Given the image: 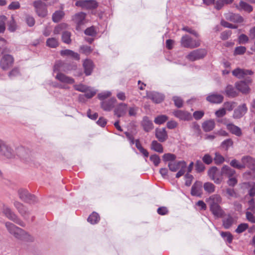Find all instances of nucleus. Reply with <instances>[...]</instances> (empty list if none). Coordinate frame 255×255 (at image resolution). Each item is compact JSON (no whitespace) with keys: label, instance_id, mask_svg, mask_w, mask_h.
I'll use <instances>...</instances> for the list:
<instances>
[{"label":"nucleus","instance_id":"obj_1","mask_svg":"<svg viewBox=\"0 0 255 255\" xmlns=\"http://www.w3.org/2000/svg\"><path fill=\"white\" fill-rule=\"evenodd\" d=\"M0 155L8 159L15 158L16 155L20 158L24 159L28 156V152L22 146L18 147L14 150V146L12 144L5 142Z\"/></svg>","mask_w":255,"mask_h":255},{"label":"nucleus","instance_id":"obj_2","mask_svg":"<svg viewBox=\"0 0 255 255\" xmlns=\"http://www.w3.org/2000/svg\"><path fill=\"white\" fill-rule=\"evenodd\" d=\"M5 227L8 232L15 238L25 242H32L33 238L28 233L10 222H6Z\"/></svg>","mask_w":255,"mask_h":255},{"label":"nucleus","instance_id":"obj_3","mask_svg":"<svg viewBox=\"0 0 255 255\" xmlns=\"http://www.w3.org/2000/svg\"><path fill=\"white\" fill-rule=\"evenodd\" d=\"M168 167L172 172H175L180 169L176 174V177L178 178L185 174L186 171L187 164L184 161L175 160L173 162H169L168 164Z\"/></svg>","mask_w":255,"mask_h":255},{"label":"nucleus","instance_id":"obj_4","mask_svg":"<svg viewBox=\"0 0 255 255\" xmlns=\"http://www.w3.org/2000/svg\"><path fill=\"white\" fill-rule=\"evenodd\" d=\"M180 42L182 47L190 49L198 47L201 44L199 39H193L188 35L183 36Z\"/></svg>","mask_w":255,"mask_h":255},{"label":"nucleus","instance_id":"obj_5","mask_svg":"<svg viewBox=\"0 0 255 255\" xmlns=\"http://www.w3.org/2000/svg\"><path fill=\"white\" fill-rule=\"evenodd\" d=\"M206 54L207 51L205 49L200 48L189 52L186 56V58L190 61H194L204 58Z\"/></svg>","mask_w":255,"mask_h":255},{"label":"nucleus","instance_id":"obj_6","mask_svg":"<svg viewBox=\"0 0 255 255\" xmlns=\"http://www.w3.org/2000/svg\"><path fill=\"white\" fill-rule=\"evenodd\" d=\"M252 80L250 77H248L244 81L236 82V88L243 94H248L250 92V89L249 85L252 83Z\"/></svg>","mask_w":255,"mask_h":255},{"label":"nucleus","instance_id":"obj_7","mask_svg":"<svg viewBox=\"0 0 255 255\" xmlns=\"http://www.w3.org/2000/svg\"><path fill=\"white\" fill-rule=\"evenodd\" d=\"M3 213L8 219L12 221L20 226H25V224L24 222L20 219H19L17 216L8 207L4 206L3 208Z\"/></svg>","mask_w":255,"mask_h":255},{"label":"nucleus","instance_id":"obj_8","mask_svg":"<svg viewBox=\"0 0 255 255\" xmlns=\"http://www.w3.org/2000/svg\"><path fill=\"white\" fill-rule=\"evenodd\" d=\"M33 5L35 11L39 16L44 17L47 14L46 5L41 0H36L33 2Z\"/></svg>","mask_w":255,"mask_h":255},{"label":"nucleus","instance_id":"obj_9","mask_svg":"<svg viewBox=\"0 0 255 255\" xmlns=\"http://www.w3.org/2000/svg\"><path fill=\"white\" fill-rule=\"evenodd\" d=\"M208 174L210 178L217 184H220L222 180V175L216 167H212L208 170Z\"/></svg>","mask_w":255,"mask_h":255},{"label":"nucleus","instance_id":"obj_10","mask_svg":"<svg viewBox=\"0 0 255 255\" xmlns=\"http://www.w3.org/2000/svg\"><path fill=\"white\" fill-rule=\"evenodd\" d=\"M75 5L87 9H95L98 6V2L94 0H78L76 2Z\"/></svg>","mask_w":255,"mask_h":255},{"label":"nucleus","instance_id":"obj_11","mask_svg":"<svg viewBox=\"0 0 255 255\" xmlns=\"http://www.w3.org/2000/svg\"><path fill=\"white\" fill-rule=\"evenodd\" d=\"M18 194L19 198L25 202L32 203L36 201L35 196L29 193L26 189H19Z\"/></svg>","mask_w":255,"mask_h":255},{"label":"nucleus","instance_id":"obj_12","mask_svg":"<svg viewBox=\"0 0 255 255\" xmlns=\"http://www.w3.org/2000/svg\"><path fill=\"white\" fill-rule=\"evenodd\" d=\"M241 161L243 162L244 169L248 167L255 173V159L254 158L249 155L244 156L242 157Z\"/></svg>","mask_w":255,"mask_h":255},{"label":"nucleus","instance_id":"obj_13","mask_svg":"<svg viewBox=\"0 0 255 255\" xmlns=\"http://www.w3.org/2000/svg\"><path fill=\"white\" fill-rule=\"evenodd\" d=\"M13 61L14 59L11 55H4L0 61V67L3 70H7L12 66Z\"/></svg>","mask_w":255,"mask_h":255},{"label":"nucleus","instance_id":"obj_14","mask_svg":"<svg viewBox=\"0 0 255 255\" xmlns=\"http://www.w3.org/2000/svg\"><path fill=\"white\" fill-rule=\"evenodd\" d=\"M252 70L241 68H237L232 71L233 75L239 79L244 78L246 76L253 74Z\"/></svg>","mask_w":255,"mask_h":255},{"label":"nucleus","instance_id":"obj_15","mask_svg":"<svg viewBox=\"0 0 255 255\" xmlns=\"http://www.w3.org/2000/svg\"><path fill=\"white\" fill-rule=\"evenodd\" d=\"M117 103V100L115 98L113 97L108 100L103 101L101 103L102 108L105 111H110L113 108L115 104Z\"/></svg>","mask_w":255,"mask_h":255},{"label":"nucleus","instance_id":"obj_16","mask_svg":"<svg viewBox=\"0 0 255 255\" xmlns=\"http://www.w3.org/2000/svg\"><path fill=\"white\" fill-rule=\"evenodd\" d=\"M206 100L210 103L213 104H220L224 100V97L223 95L214 93L209 94L207 97Z\"/></svg>","mask_w":255,"mask_h":255},{"label":"nucleus","instance_id":"obj_17","mask_svg":"<svg viewBox=\"0 0 255 255\" xmlns=\"http://www.w3.org/2000/svg\"><path fill=\"white\" fill-rule=\"evenodd\" d=\"M86 14L83 12L77 13L73 17V20L77 24L76 29L79 30L81 25L84 23Z\"/></svg>","mask_w":255,"mask_h":255},{"label":"nucleus","instance_id":"obj_18","mask_svg":"<svg viewBox=\"0 0 255 255\" xmlns=\"http://www.w3.org/2000/svg\"><path fill=\"white\" fill-rule=\"evenodd\" d=\"M127 104L123 103L119 104L114 110V114L118 118L123 117L127 113Z\"/></svg>","mask_w":255,"mask_h":255},{"label":"nucleus","instance_id":"obj_19","mask_svg":"<svg viewBox=\"0 0 255 255\" xmlns=\"http://www.w3.org/2000/svg\"><path fill=\"white\" fill-rule=\"evenodd\" d=\"M209 206L211 212L215 217L222 218L223 217L225 212L219 205L213 204Z\"/></svg>","mask_w":255,"mask_h":255},{"label":"nucleus","instance_id":"obj_20","mask_svg":"<svg viewBox=\"0 0 255 255\" xmlns=\"http://www.w3.org/2000/svg\"><path fill=\"white\" fill-rule=\"evenodd\" d=\"M173 115L176 118L183 121H189L192 119L191 114L181 110L175 111L173 112Z\"/></svg>","mask_w":255,"mask_h":255},{"label":"nucleus","instance_id":"obj_21","mask_svg":"<svg viewBox=\"0 0 255 255\" xmlns=\"http://www.w3.org/2000/svg\"><path fill=\"white\" fill-rule=\"evenodd\" d=\"M147 96L153 102L157 104L162 102L164 99L163 94L155 92H149L147 94Z\"/></svg>","mask_w":255,"mask_h":255},{"label":"nucleus","instance_id":"obj_22","mask_svg":"<svg viewBox=\"0 0 255 255\" xmlns=\"http://www.w3.org/2000/svg\"><path fill=\"white\" fill-rule=\"evenodd\" d=\"M14 206L23 218L27 219L28 217L29 212L22 204L19 202L15 201L14 202Z\"/></svg>","mask_w":255,"mask_h":255},{"label":"nucleus","instance_id":"obj_23","mask_svg":"<svg viewBox=\"0 0 255 255\" xmlns=\"http://www.w3.org/2000/svg\"><path fill=\"white\" fill-rule=\"evenodd\" d=\"M202 193V183L196 181L191 188V194L193 196H200Z\"/></svg>","mask_w":255,"mask_h":255},{"label":"nucleus","instance_id":"obj_24","mask_svg":"<svg viewBox=\"0 0 255 255\" xmlns=\"http://www.w3.org/2000/svg\"><path fill=\"white\" fill-rule=\"evenodd\" d=\"M248 109L246 105L244 104L239 106L235 111L233 114L234 119H240L247 112Z\"/></svg>","mask_w":255,"mask_h":255},{"label":"nucleus","instance_id":"obj_25","mask_svg":"<svg viewBox=\"0 0 255 255\" xmlns=\"http://www.w3.org/2000/svg\"><path fill=\"white\" fill-rule=\"evenodd\" d=\"M225 18L227 20L234 22H242L243 21V18L238 14L232 12H228L225 14Z\"/></svg>","mask_w":255,"mask_h":255},{"label":"nucleus","instance_id":"obj_26","mask_svg":"<svg viewBox=\"0 0 255 255\" xmlns=\"http://www.w3.org/2000/svg\"><path fill=\"white\" fill-rule=\"evenodd\" d=\"M55 78L60 82L64 84H72L74 83V80L73 78L61 73H58Z\"/></svg>","mask_w":255,"mask_h":255},{"label":"nucleus","instance_id":"obj_27","mask_svg":"<svg viewBox=\"0 0 255 255\" xmlns=\"http://www.w3.org/2000/svg\"><path fill=\"white\" fill-rule=\"evenodd\" d=\"M221 174L223 176L229 178L236 175V172L230 167L224 165L221 168Z\"/></svg>","mask_w":255,"mask_h":255},{"label":"nucleus","instance_id":"obj_28","mask_svg":"<svg viewBox=\"0 0 255 255\" xmlns=\"http://www.w3.org/2000/svg\"><path fill=\"white\" fill-rule=\"evenodd\" d=\"M155 135L156 138L160 141V142H163L166 140L167 138V135L165 129L163 128H159L156 130Z\"/></svg>","mask_w":255,"mask_h":255},{"label":"nucleus","instance_id":"obj_29","mask_svg":"<svg viewBox=\"0 0 255 255\" xmlns=\"http://www.w3.org/2000/svg\"><path fill=\"white\" fill-rule=\"evenodd\" d=\"M142 126L145 131L148 132L151 130L153 128V124L152 121H150L147 117H144L141 123Z\"/></svg>","mask_w":255,"mask_h":255},{"label":"nucleus","instance_id":"obj_30","mask_svg":"<svg viewBox=\"0 0 255 255\" xmlns=\"http://www.w3.org/2000/svg\"><path fill=\"white\" fill-rule=\"evenodd\" d=\"M83 67L86 75H90L92 73L93 69V62L89 59L85 60L83 62Z\"/></svg>","mask_w":255,"mask_h":255},{"label":"nucleus","instance_id":"obj_31","mask_svg":"<svg viewBox=\"0 0 255 255\" xmlns=\"http://www.w3.org/2000/svg\"><path fill=\"white\" fill-rule=\"evenodd\" d=\"M227 128L232 133L237 136H240L242 135V133L241 128L233 124L227 125Z\"/></svg>","mask_w":255,"mask_h":255},{"label":"nucleus","instance_id":"obj_32","mask_svg":"<svg viewBox=\"0 0 255 255\" xmlns=\"http://www.w3.org/2000/svg\"><path fill=\"white\" fill-rule=\"evenodd\" d=\"M60 54L62 56H66L69 57H71L75 60H79L80 56L77 53L71 50L66 49L61 50Z\"/></svg>","mask_w":255,"mask_h":255},{"label":"nucleus","instance_id":"obj_33","mask_svg":"<svg viewBox=\"0 0 255 255\" xmlns=\"http://www.w3.org/2000/svg\"><path fill=\"white\" fill-rule=\"evenodd\" d=\"M208 201L209 202V206L213 204L219 205L222 202V198L218 194H214L209 198Z\"/></svg>","mask_w":255,"mask_h":255},{"label":"nucleus","instance_id":"obj_34","mask_svg":"<svg viewBox=\"0 0 255 255\" xmlns=\"http://www.w3.org/2000/svg\"><path fill=\"white\" fill-rule=\"evenodd\" d=\"M215 123L214 120H210L205 122L202 125V128L204 131H210L215 128Z\"/></svg>","mask_w":255,"mask_h":255},{"label":"nucleus","instance_id":"obj_35","mask_svg":"<svg viewBox=\"0 0 255 255\" xmlns=\"http://www.w3.org/2000/svg\"><path fill=\"white\" fill-rule=\"evenodd\" d=\"M235 220L233 217L228 215V217L223 220V226L226 229H229L234 224Z\"/></svg>","mask_w":255,"mask_h":255},{"label":"nucleus","instance_id":"obj_36","mask_svg":"<svg viewBox=\"0 0 255 255\" xmlns=\"http://www.w3.org/2000/svg\"><path fill=\"white\" fill-rule=\"evenodd\" d=\"M226 95L229 97L234 98L237 96L238 93L232 85H228L225 90Z\"/></svg>","mask_w":255,"mask_h":255},{"label":"nucleus","instance_id":"obj_37","mask_svg":"<svg viewBox=\"0 0 255 255\" xmlns=\"http://www.w3.org/2000/svg\"><path fill=\"white\" fill-rule=\"evenodd\" d=\"M151 148L159 153H162L163 149L162 145L156 140H153L151 145Z\"/></svg>","mask_w":255,"mask_h":255},{"label":"nucleus","instance_id":"obj_38","mask_svg":"<svg viewBox=\"0 0 255 255\" xmlns=\"http://www.w3.org/2000/svg\"><path fill=\"white\" fill-rule=\"evenodd\" d=\"M87 220L91 224H95L100 220V216L98 213L93 212L89 216Z\"/></svg>","mask_w":255,"mask_h":255},{"label":"nucleus","instance_id":"obj_39","mask_svg":"<svg viewBox=\"0 0 255 255\" xmlns=\"http://www.w3.org/2000/svg\"><path fill=\"white\" fill-rule=\"evenodd\" d=\"M204 189L208 193H213L215 190V186L211 182H206L203 185Z\"/></svg>","mask_w":255,"mask_h":255},{"label":"nucleus","instance_id":"obj_40","mask_svg":"<svg viewBox=\"0 0 255 255\" xmlns=\"http://www.w3.org/2000/svg\"><path fill=\"white\" fill-rule=\"evenodd\" d=\"M64 13L62 10H58L55 11L52 15L53 21L55 22L59 21L64 16Z\"/></svg>","mask_w":255,"mask_h":255},{"label":"nucleus","instance_id":"obj_41","mask_svg":"<svg viewBox=\"0 0 255 255\" xmlns=\"http://www.w3.org/2000/svg\"><path fill=\"white\" fill-rule=\"evenodd\" d=\"M46 45L50 48H56L58 45V40L55 38H49L46 40Z\"/></svg>","mask_w":255,"mask_h":255},{"label":"nucleus","instance_id":"obj_42","mask_svg":"<svg viewBox=\"0 0 255 255\" xmlns=\"http://www.w3.org/2000/svg\"><path fill=\"white\" fill-rule=\"evenodd\" d=\"M230 165L233 168H236L237 169H244V166L243 165V162H240L239 160L234 159L231 161L230 163Z\"/></svg>","mask_w":255,"mask_h":255},{"label":"nucleus","instance_id":"obj_43","mask_svg":"<svg viewBox=\"0 0 255 255\" xmlns=\"http://www.w3.org/2000/svg\"><path fill=\"white\" fill-rule=\"evenodd\" d=\"M220 234L221 237L228 243H231L232 242L233 237L230 232H222Z\"/></svg>","mask_w":255,"mask_h":255},{"label":"nucleus","instance_id":"obj_44","mask_svg":"<svg viewBox=\"0 0 255 255\" xmlns=\"http://www.w3.org/2000/svg\"><path fill=\"white\" fill-rule=\"evenodd\" d=\"M163 160L164 162H173L176 158V156L172 153H165L162 156Z\"/></svg>","mask_w":255,"mask_h":255},{"label":"nucleus","instance_id":"obj_45","mask_svg":"<svg viewBox=\"0 0 255 255\" xmlns=\"http://www.w3.org/2000/svg\"><path fill=\"white\" fill-rule=\"evenodd\" d=\"M62 41L66 44H70L71 42V33L69 31H64L62 35Z\"/></svg>","mask_w":255,"mask_h":255},{"label":"nucleus","instance_id":"obj_46","mask_svg":"<svg viewBox=\"0 0 255 255\" xmlns=\"http://www.w3.org/2000/svg\"><path fill=\"white\" fill-rule=\"evenodd\" d=\"M168 120V117L165 115H160L154 119V123L157 125H161L164 123Z\"/></svg>","mask_w":255,"mask_h":255},{"label":"nucleus","instance_id":"obj_47","mask_svg":"<svg viewBox=\"0 0 255 255\" xmlns=\"http://www.w3.org/2000/svg\"><path fill=\"white\" fill-rule=\"evenodd\" d=\"M239 6L242 9L249 12L253 10V7L244 1H241L239 3Z\"/></svg>","mask_w":255,"mask_h":255},{"label":"nucleus","instance_id":"obj_48","mask_svg":"<svg viewBox=\"0 0 255 255\" xmlns=\"http://www.w3.org/2000/svg\"><path fill=\"white\" fill-rule=\"evenodd\" d=\"M97 91L91 87H89L87 89V91L85 92L84 96L88 99H90L94 97Z\"/></svg>","mask_w":255,"mask_h":255},{"label":"nucleus","instance_id":"obj_49","mask_svg":"<svg viewBox=\"0 0 255 255\" xmlns=\"http://www.w3.org/2000/svg\"><path fill=\"white\" fill-rule=\"evenodd\" d=\"M111 95L112 93L110 91H104L98 95V98L99 100L103 101L104 100L111 97Z\"/></svg>","mask_w":255,"mask_h":255},{"label":"nucleus","instance_id":"obj_50","mask_svg":"<svg viewBox=\"0 0 255 255\" xmlns=\"http://www.w3.org/2000/svg\"><path fill=\"white\" fill-rule=\"evenodd\" d=\"M249 227V226L246 223H242L240 224L237 228L236 229L235 232L238 234L242 233L245 231Z\"/></svg>","mask_w":255,"mask_h":255},{"label":"nucleus","instance_id":"obj_51","mask_svg":"<svg viewBox=\"0 0 255 255\" xmlns=\"http://www.w3.org/2000/svg\"><path fill=\"white\" fill-rule=\"evenodd\" d=\"M214 159L216 164H220L222 163L225 160L224 157L219 152L215 153V156Z\"/></svg>","mask_w":255,"mask_h":255},{"label":"nucleus","instance_id":"obj_52","mask_svg":"<svg viewBox=\"0 0 255 255\" xmlns=\"http://www.w3.org/2000/svg\"><path fill=\"white\" fill-rule=\"evenodd\" d=\"M150 160L153 162L155 166H157L160 162V157L156 154L151 155L150 156Z\"/></svg>","mask_w":255,"mask_h":255},{"label":"nucleus","instance_id":"obj_53","mask_svg":"<svg viewBox=\"0 0 255 255\" xmlns=\"http://www.w3.org/2000/svg\"><path fill=\"white\" fill-rule=\"evenodd\" d=\"M6 19L5 16H0V33H3L5 29V21Z\"/></svg>","mask_w":255,"mask_h":255},{"label":"nucleus","instance_id":"obj_54","mask_svg":"<svg viewBox=\"0 0 255 255\" xmlns=\"http://www.w3.org/2000/svg\"><path fill=\"white\" fill-rule=\"evenodd\" d=\"M196 170L198 172H202L205 169V166L203 163L200 160L197 161L195 164Z\"/></svg>","mask_w":255,"mask_h":255},{"label":"nucleus","instance_id":"obj_55","mask_svg":"<svg viewBox=\"0 0 255 255\" xmlns=\"http://www.w3.org/2000/svg\"><path fill=\"white\" fill-rule=\"evenodd\" d=\"M246 51V48L244 46L237 47L234 51L235 55H242L244 54Z\"/></svg>","mask_w":255,"mask_h":255},{"label":"nucleus","instance_id":"obj_56","mask_svg":"<svg viewBox=\"0 0 255 255\" xmlns=\"http://www.w3.org/2000/svg\"><path fill=\"white\" fill-rule=\"evenodd\" d=\"M248 204H249V207L248 208L247 211H250L255 214V204L254 199H251L248 202Z\"/></svg>","mask_w":255,"mask_h":255},{"label":"nucleus","instance_id":"obj_57","mask_svg":"<svg viewBox=\"0 0 255 255\" xmlns=\"http://www.w3.org/2000/svg\"><path fill=\"white\" fill-rule=\"evenodd\" d=\"M228 178L229 179L227 181V183L229 186L234 187L237 184L238 180L236 177V175Z\"/></svg>","mask_w":255,"mask_h":255},{"label":"nucleus","instance_id":"obj_58","mask_svg":"<svg viewBox=\"0 0 255 255\" xmlns=\"http://www.w3.org/2000/svg\"><path fill=\"white\" fill-rule=\"evenodd\" d=\"M173 100L174 102L175 105L178 107L180 108L183 105V100L180 97L174 96L173 97Z\"/></svg>","mask_w":255,"mask_h":255},{"label":"nucleus","instance_id":"obj_59","mask_svg":"<svg viewBox=\"0 0 255 255\" xmlns=\"http://www.w3.org/2000/svg\"><path fill=\"white\" fill-rule=\"evenodd\" d=\"M234 102H226L224 104V108L225 109L226 111H231L234 108Z\"/></svg>","mask_w":255,"mask_h":255},{"label":"nucleus","instance_id":"obj_60","mask_svg":"<svg viewBox=\"0 0 255 255\" xmlns=\"http://www.w3.org/2000/svg\"><path fill=\"white\" fill-rule=\"evenodd\" d=\"M226 195L228 198L231 197H237V194L234 189L228 188L226 189Z\"/></svg>","mask_w":255,"mask_h":255},{"label":"nucleus","instance_id":"obj_61","mask_svg":"<svg viewBox=\"0 0 255 255\" xmlns=\"http://www.w3.org/2000/svg\"><path fill=\"white\" fill-rule=\"evenodd\" d=\"M193 176L189 173H187L185 175V185L190 186L192 183Z\"/></svg>","mask_w":255,"mask_h":255},{"label":"nucleus","instance_id":"obj_62","mask_svg":"<svg viewBox=\"0 0 255 255\" xmlns=\"http://www.w3.org/2000/svg\"><path fill=\"white\" fill-rule=\"evenodd\" d=\"M233 142L230 138L225 140L222 143V146L228 149L230 146H232Z\"/></svg>","mask_w":255,"mask_h":255},{"label":"nucleus","instance_id":"obj_63","mask_svg":"<svg viewBox=\"0 0 255 255\" xmlns=\"http://www.w3.org/2000/svg\"><path fill=\"white\" fill-rule=\"evenodd\" d=\"M202 160L204 163L209 165L212 162L213 158L209 154H206L203 157Z\"/></svg>","mask_w":255,"mask_h":255},{"label":"nucleus","instance_id":"obj_64","mask_svg":"<svg viewBox=\"0 0 255 255\" xmlns=\"http://www.w3.org/2000/svg\"><path fill=\"white\" fill-rule=\"evenodd\" d=\"M246 217L247 220L252 222V223H255V216H254L253 212H251L250 211H247L246 213Z\"/></svg>","mask_w":255,"mask_h":255}]
</instances>
